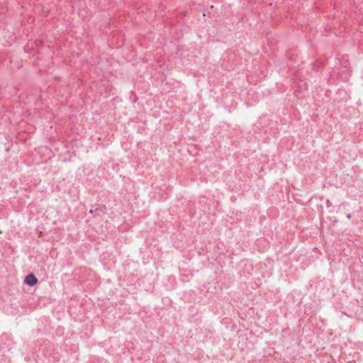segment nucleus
Masks as SVG:
<instances>
[{"instance_id": "nucleus-1", "label": "nucleus", "mask_w": 363, "mask_h": 363, "mask_svg": "<svg viewBox=\"0 0 363 363\" xmlns=\"http://www.w3.org/2000/svg\"><path fill=\"white\" fill-rule=\"evenodd\" d=\"M38 279L33 274L27 275L24 279V283L29 286H34L37 284Z\"/></svg>"}]
</instances>
